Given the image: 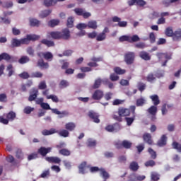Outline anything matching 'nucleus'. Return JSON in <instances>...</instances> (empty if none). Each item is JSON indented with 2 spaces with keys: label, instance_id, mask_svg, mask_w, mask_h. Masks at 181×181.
<instances>
[{
  "label": "nucleus",
  "instance_id": "nucleus-35",
  "mask_svg": "<svg viewBox=\"0 0 181 181\" xmlns=\"http://www.w3.org/2000/svg\"><path fill=\"white\" fill-rule=\"evenodd\" d=\"M37 65L40 67H42L43 69H49V64L48 63H45L43 59H40L37 62Z\"/></svg>",
  "mask_w": 181,
  "mask_h": 181
},
{
  "label": "nucleus",
  "instance_id": "nucleus-20",
  "mask_svg": "<svg viewBox=\"0 0 181 181\" xmlns=\"http://www.w3.org/2000/svg\"><path fill=\"white\" fill-rule=\"evenodd\" d=\"M88 28L89 29H93L95 30L97 28H98V25H97V21H90L88 23Z\"/></svg>",
  "mask_w": 181,
  "mask_h": 181
},
{
  "label": "nucleus",
  "instance_id": "nucleus-27",
  "mask_svg": "<svg viewBox=\"0 0 181 181\" xmlns=\"http://www.w3.org/2000/svg\"><path fill=\"white\" fill-rule=\"evenodd\" d=\"M60 23V21L59 19H52L49 21L48 25L51 28H54V26H57Z\"/></svg>",
  "mask_w": 181,
  "mask_h": 181
},
{
  "label": "nucleus",
  "instance_id": "nucleus-53",
  "mask_svg": "<svg viewBox=\"0 0 181 181\" xmlns=\"http://www.w3.org/2000/svg\"><path fill=\"white\" fill-rule=\"evenodd\" d=\"M74 11L76 15H78V16H83L84 9H83V8H75Z\"/></svg>",
  "mask_w": 181,
  "mask_h": 181
},
{
  "label": "nucleus",
  "instance_id": "nucleus-34",
  "mask_svg": "<svg viewBox=\"0 0 181 181\" xmlns=\"http://www.w3.org/2000/svg\"><path fill=\"white\" fill-rule=\"evenodd\" d=\"M69 86H70V84L66 80H62L59 84V88H66V87H69Z\"/></svg>",
  "mask_w": 181,
  "mask_h": 181
},
{
  "label": "nucleus",
  "instance_id": "nucleus-21",
  "mask_svg": "<svg viewBox=\"0 0 181 181\" xmlns=\"http://www.w3.org/2000/svg\"><path fill=\"white\" fill-rule=\"evenodd\" d=\"M144 139L145 142L148 144V145H152V136H151V134H145L144 135Z\"/></svg>",
  "mask_w": 181,
  "mask_h": 181
},
{
  "label": "nucleus",
  "instance_id": "nucleus-17",
  "mask_svg": "<svg viewBox=\"0 0 181 181\" xmlns=\"http://www.w3.org/2000/svg\"><path fill=\"white\" fill-rule=\"evenodd\" d=\"M167 139L168 137H166V135H163L160 139L158 141V146H165V145H166Z\"/></svg>",
  "mask_w": 181,
  "mask_h": 181
},
{
  "label": "nucleus",
  "instance_id": "nucleus-10",
  "mask_svg": "<svg viewBox=\"0 0 181 181\" xmlns=\"http://www.w3.org/2000/svg\"><path fill=\"white\" fill-rule=\"evenodd\" d=\"M51 151H52V147H48V148L41 147L38 150V153L42 155V156H46V155H47V153H49Z\"/></svg>",
  "mask_w": 181,
  "mask_h": 181
},
{
  "label": "nucleus",
  "instance_id": "nucleus-13",
  "mask_svg": "<svg viewBox=\"0 0 181 181\" xmlns=\"http://www.w3.org/2000/svg\"><path fill=\"white\" fill-rule=\"evenodd\" d=\"M151 100L153 102V105H159L160 104V100H159V96L158 95H152L150 96Z\"/></svg>",
  "mask_w": 181,
  "mask_h": 181
},
{
  "label": "nucleus",
  "instance_id": "nucleus-2",
  "mask_svg": "<svg viewBox=\"0 0 181 181\" xmlns=\"http://www.w3.org/2000/svg\"><path fill=\"white\" fill-rule=\"evenodd\" d=\"M37 56L38 57H44V59H45V60H48V62H52V60H53V54L49 52H38Z\"/></svg>",
  "mask_w": 181,
  "mask_h": 181
},
{
  "label": "nucleus",
  "instance_id": "nucleus-46",
  "mask_svg": "<svg viewBox=\"0 0 181 181\" xmlns=\"http://www.w3.org/2000/svg\"><path fill=\"white\" fill-rule=\"evenodd\" d=\"M173 148L176 149L177 152H181V144H179L177 142L174 141L173 143Z\"/></svg>",
  "mask_w": 181,
  "mask_h": 181
},
{
  "label": "nucleus",
  "instance_id": "nucleus-64",
  "mask_svg": "<svg viewBox=\"0 0 181 181\" xmlns=\"http://www.w3.org/2000/svg\"><path fill=\"white\" fill-rule=\"evenodd\" d=\"M56 2V0H45V4L46 6H50V5H53Z\"/></svg>",
  "mask_w": 181,
  "mask_h": 181
},
{
  "label": "nucleus",
  "instance_id": "nucleus-59",
  "mask_svg": "<svg viewBox=\"0 0 181 181\" xmlns=\"http://www.w3.org/2000/svg\"><path fill=\"white\" fill-rule=\"evenodd\" d=\"M34 110H35L34 107L27 106L24 108V112L25 114H30V112H32V111H33Z\"/></svg>",
  "mask_w": 181,
  "mask_h": 181
},
{
  "label": "nucleus",
  "instance_id": "nucleus-8",
  "mask_svg": "<svg viewBox=\"0 0 181 181\" xmlns=\"http://www.w3.org/2000/svg\"><path fill=\"white\" fill-rule=\"evenodd\" d=\"M37 94H39V90L36 88H33L28 98V101H35L37 97Z\"/></svg>",
  "mask_w": 181,
  "mask_h": 181
},
{
  "label": "nucleus",
  "instance_id": "nucleus-11",
  "mask_svg": "<svg viewBox=\"0 0 181 181\" xmlns=\"http://www.w3.org/2000/svg\"><path fill=\"white\" fill-rule=\"evenodd\" d=\"M88 116L90 118H91L93 120V122H95L96 124H99L100 122V119H98V114L90 111L88 113Z\"/></svg>",
  "mask_w": 181,
  "mask_h": 181
},
{
  "label": "nucleus",
  "instance_id": "nucleus-5",
  "mask_svg": "<svg viewBox=\"0 0 181 181\" xmlns=\"http://www.w3.org/2000/svg\"><path fill=\"white\" fill-rule=\"evenodd\" d=\"M61 39H63L64 40H69L70 39L71 35H70V30L65 28L62 30L61 32Z\"/></svg>",
  "mask_w": 181,
  "mask_h": 181
},
{
  "label": "nucleus",
  "instance_id": "nucleus-55",
  "mask_svg": "<svg viewBox=\"0 0 181 181\" xmlns=\"http://www.w3.org/2000/svg\"><path fill=\"white\" fill-rule=\"evenodd\" d=\"M119 42H129V35H122L119 38Z\"/></svg>",
  "mask_w": 181,
  "mask_h": 181
},
{
  "label": "nucleus",
  "instance_id": "nucleus-61",
  "mask_svg": "<svg viewBox=\"0 0 181 181\" xmlns=\"http://www.w3.org/2000/svg\"><path fill=\"white\" fill-rule=\"evenodd\" d=\"M148 153H150L152 159H156V152L152 148H148Z\"/></svg>",
  "mask_w": 181,
  "mask_h": 181
},
{
  "label": "nucleus",
  "instance_id": "nucleus-24",
  "mask_svg": "<svg viewBox=\"0 0 181 181\" xmlns=\"http://www.w3.org/2000/svg\"><path fill=\"white\" fill-rule=\"evenodd\" d=\"M129 168L131 169V170L136 172V170L139 169V165H138V163L133 161L130 163Z\"/></svg>",
  "mask_w": 181,
  "mask_h": 181
},
{
  "label": "nucleus",
  "instance_id": "nucleus-37",
  "mask_svg": "<svg viewBox=\"0 0 181 181\" xmlns=\"http://www.w3.org/2000/svg\"><path fill=\"white\" fill-rule=\"evenodd\" d=\"M7 119L9 121H13L15 118H16V114L13 112H10L7 115H6Z\"/></svg>",
  "mask_w": 181,
  "mask_h": 181
},
{
  "label": "nucleus",
  "instance_id": "nucleus-19",
  "mask_svg": "<svg viewBox=\"0 0 181 181\" xmlns=\"http://www.w3.org/2000/svg\"><path fill=\"white\" fill-rule=\"evenodd\" d=\"M87 166V163L86 162L82 163L79 167V173H81V175H84L85 173H87V171L86 170V168Z\"/></svg>",
  "mask_w": 181,
  "mask_h": 181
},
{
  "label": "nucleus",
  "instance_id": "nucleus-31",
  "mask_svg": "<svg viewBox=\"0 0 181 181\" xmlns=\"http://www.w3.org/2000/svg\"><path fill=\"white\" fill-rule=\"evenodd\" d=\"M27 37H28V40L30 42L35 41V40H38V39H40V36L35 34H30L27 35Z\"/></svg>",
  "mask_w": 181,
  "mask_h": 181
},
{
  "label": "nucleus",
  "instance_id": "nucleus-43",
  "mask_svg": "<svg viewBox=\"0 0 181 181\" xmlns=\"http://www.w3.org/2000/svg\"><path fill=\"white\" fill-rule=\"evenodd\" d=\"M114 71L115 73H116L117 74H125V69H122L119 67H116L114 69Z\"/></svg>",
  "mask_w": 181,
  "mask_h": 181
},
{
  "label": "nucleus",
  "instance_id": "nucleus-30",
  "mask_svg": "<svg viewBox=\"0 0 181 181\" xmlns=\"http://www.w3.org/2000/svg\"><path fill=\"white\" fill-rule=\"evenodd\" d=\"M41 43H42L43 45H45L48 47H52L54 46V42L53 41H50V40H48L46 39L42 40L41 41Z\"/></svg>",
  "mask_w": 181,
  "mask_h": 181
},
{
  "label": "nucleus",
  "instance_id": "nucleus-12",
  "mask_svg": "<svg viewBox=\"0 0 181 181\" xmlns=\"http://www.w3.org/2000/svg\"><path fill=\"white\" fill-rule=\"evenodd\" d=\"M118 114L119 117H128L131 114V111H129V109L121 108L119 109Z\"/></svg>",
  "mask_w": 181,
  "mask_h": 181
},
{
  "label": "nucleus",
  "instance_id": "nucleus-23",
  "mask_svg": "<svg viewBox=\"0 0 181 181\" xmlns=\"http://www.w3.org/2000/svg\"><path fill=\"white\" fill-rule=\"evenodd\" d=\"M139 57L143 59V60H151V56L146 52H141L139 53Z\"/></svg>",
  "mask_w": 181,
  "mask_h": 181
},
{
  "label": "nucleus",
  "instance_id": "nucleus-52",
  "mask_svg": "<svg viewBox=\"0 0 181 181\" xmlns=\"http://www.w3.org/2000/svg\"><path fill=\"white\" fill-rule=\"evenodd\" d=\"M0 57L1 58V60H11V59H12L10 55L6 53L0 54Z\"/></svg>",
  "mask_w": 181,
  "mask_h": 181
},
{
  "label": "nucleus",
  "instance_id": "nucleus-45",
  "mask_svg": "<svg viewBox=\"0 0 181 181\" xmlns=\"http://www.w3.org/2000/svg\"><path fill=\"white\" fill-rule=\"evenodd\" d=\"M88 28V24L81 23L76 25V28L78 29L79 30H83V29H87Z\"/></svg>",
  "mask_w": 181,
  "mask_h": 181
},
{
  "label": "nucleus",
  "instance_id": "nucleus-15",
  "mask_svg": "<svg viewBox=\"0 0 181 181\" xmlns=\"http://www.w3.org/2000/svg\"><path fill=\"white\" fill-rule=\"evenodd\" d=\"M49 35L52 39L60 40L62 39L60 31H52L49 33Z\"/></svg>",
  "mask_w": 181,
  "mask_h": 181
},
{
  "label": "nucleus",
  "instance_id": "nucleus-14",
  "mask_svg": "<svg viewBox=\"0 0 181 181\" xmlns=\"http://www.w3.org/2000/svg\"><path fill=\"white\" fill-rule=\"evenodd\" d=\"M45 160L50 163H60L61 160L57 157H46Z\"/></svg>",
  "mask_w": 181,
  "mask_h": 181
},
{
  "label": "nucleus",
  "instance_id": "nucleus-22",
  "mask_svg": "<svg viewBox=\"0 0 181 181\" xmlns=\"http://www.w3.org/2000/svg\"><path fill=\"white\" fill-rule=\"evenodd\" d=\"M65 128L67 131H73L76 129V124L74 122H69L65 124Z\"/></svg>",
  "mask_w": 181,
  "mask_h": 181
},
{
  "label": "nucleus",
  "instance_id": "nucleus-26",
  "mask_svg": "<svg viewBox=\"0 0 181 181\" xmlns=\"http://www.w3.org/2000/svg\"><path fill=\"white\" fill-rule=\"evenodd\" d=\"M30 59L28 56H23L21 58L18 60V63L20 64H25L26 63H29Z\"/></svg>",
  "mask_w": 181,
  "mask_h": 181
},
{
  "label": "nucleus",
  "instance_id": "nucleus-51",
  "mask_svg": "<svg viewBox=\"0 0 181 181\" xmlns=\"http://www.w3.org/2000/svg\"><path fill=\"white\" fill-rule=\"evenodd\" d=\"M59 153L61 155H63L64 156H69L70 151H69L66 148H64V149H62V150L59 151Z\"/></svg>",
  "mask_w": 181,
  "mask_h": 181
},
{
  "label": "nucleus",
  "instance_id": "nucleus-6",
  "mask_svg": "<svg viewBox=\"0 0 181 181\" xmlns=\"http://www.w3.org/2000/svg\"><path fill=\"white\" fill-rule=\"evenodd\" d=\"M145 175H138L136 174H132L129 177V181H141L145 180Z\"/></svg>",
  "mask_w": 181,
  "mask_h": 181
},
{
  "label": "nucleus",
  "instance_id": "nucleus-25",
  "mask_svg": "<svg viewBox=\"0 0 181 181\" xmlns=\"http://www.w3.org/2000/svg\"><path fill=\"white\" fill-rule=\"evenodd\" d=\"M50 13H52V11L45 10V11H42L40 12L39 16H40V18L43 19V18H46V17L49 16V15H50Z\"/></svg>",
  "mask_w": 181,
  "mask_h": 181
},
{
  "label": "nucleus",
  "instance_id": "nucleus-3",
  "mask_svg": "<svg viewBox=\"0 0 181 181\" xmlns=\"http://www.w3.org/2000/svg\"><path fill=\"white\" fill-rule=\"evenodd\" d=\"M157 57H158L159 60L164 62L162 66H166L168 60H170V55H168L167 54L158 53L157 54Z\"/></svg>",
  "mask_w": 181,
  "mask_h": 181
},
{
  "label": "nucleus",
  "instance_id": "nucleus-4",
  "mask_svg": "<svg viewBox=\"0 0 181 181\" xmlns=\"http://www.w3.org/2000/svg\"><path fill=\"white\" fill-rule=\"evenodd\" d=\"M147 111L148 113H150L151 115H152V121H155V119H156V112H158V107L152 105L147 110Z\"/></svg>",
  "mask_w": 181,
  "mask_h": 181
},
{
  "label": "nucleus",
  "instance_id": "nucleus-16",
  "mask_svg": "<svg viewBox=\"0 0 181 181\" xmlns=\"http://www.w3.org/2000/svg\"><path fill=\"white\" fill-rule=\"evenodd\" d=\"M173 40H179L181 39V29L179 28L174 32L173 35Z\"/></svg>",
  "mask_w": 181,
  "mask_h": 181
},
{
  "label": "nucleus",
  "instance_id": "nucleus-62",
  "mask_svg": "<svg viewBox=\"0 0 181 181\" xmlns=\"http://www.w3.org/2000/svg\"><path fill=\"white\" fill-rule=\"evenodd\" d=\"M18 76L19 77H21V78H23L24 80H26V78H29V74L28 72H23Z\"/></svg>",
  "mask_w": 181,
  "mask_h": 181
},
{
  "label": "nucleus",
  "instance_id": "nucleus-38",
  "mask_svg": "<svg viewBox=\"0 0 181 181\" xmlns=\"http://www.w3.org/2000/svg\"><path fill=\"white\" fill-rule=\"evenodd\" d=\"M101 83H103V80L101 78H98L95 81L93 88H100L101 86Z\"/></svg>",
  "mask_w": 181,
  "mask_h": 181
},
{
  "label": "nucleus",
  "instance_id": "nucleus-50",
  "mask_svg": "<svg viewBox=\"0 0 181 181\" xmlns=\"http://www.w3.org/2000/svg\"><path fill=\"white\" fill-rule=\"evenodd\" d=\"M8 101V96L5 93L0 94V103H6Z\"/></svg>",
  "mask_w": 181,
  "mask_h": 181
},
{
  "label": "nucleus",
  "instance_id": "nucleus-33",
  "mask_svg": "<svg viewBox=\"0 0 181 181\" xmlns=\"http://www.w3.org/2000/svg\"><path fill=\"white\" fill-rule=\"evenodd\" d=\"M166 36H168L169 37H173V29L171 27H168L165 29V32Z\"/></svg>",
  "mask_w": 181,
  "mask_h": 181
},
{
  "label": "nucleus",
  "instance_id": "nucleus-58",
  "mask_svg": "<svg viewBox=\"0 0 181 181\" xmlns=\"http://www.w3.org/2000/svg\"><path fill=\"white\" fill-rule=\"evenodd\" d=\"M95 145H97L95 140H93L92 139H88V146H95Z\"/></svg>",
  "mask_w": 181,
  "mask_h": 181
},
{
  "label": "nucleus",
  "instance_id": "nucleus-63",
  "mask_svg": "<svg viewBox=\"0 0 181 181\" xmlns=\"http://www.w3.org/2000/svg\"><path fill=\"white\" fill-rule=\"evenodd\" d=\"M138 88H139V91L142 92V91H144V90H145V88H146V85H145V83H139Z\"/></svg>",
  "mask_w": 181,
  "mask_h": 181
},
{
  "label": "nucleus",
  "instance_id": "nucleus-41",
  "mask_svg": "<svg viewBox=\"0 0 181 181\" xmlns=\"http://www.w3.org/2000/svg\"><path fill=\"white\" fill-rule=\"evenodd\" d=\"M125 120L127 122V124L129 127L132 125V122L135 121V115H134L132 117H126Z\"/></svg>",
  "mask_w": 181,
  "mask_h": 181
},
{
  "label": "nucleus",
  "instance_id": "nucleus-32",
  "mask_svg": "<svg viewBox=\"0 0 181 181\" xmlns=\"http://www.w3.org/2000/svg\"><path fill=\"white\" fill-rule=\"evenodd\" d=\"M21 40H18V39H13L11 40V46L12 47H19V46H21Z\"/></svg>",
  "mask_w": 181,
  "mask_h": 181
},
{
  "label": "nucleus",
  "instance_id": "nucleus-36",
  "mask_svg": "<svg viewBox=\"0 0 181 181\" xmlns=\"http://www.w3.org/2000/svg\"><path fill=\"white\" fill-rule=\"evenodd\" d=\"M59 136H63L64 138H67L70 133L69 131L66 129H62L60 132H58Z\"/></svg>",
  "mask_w": 181,
  "mask_h": 181
},
{
  "label": "nucleus",
  "instance_id": "nucleus-40",
  "mask_svg": "<svg viewBox=\"0 0 181 181\" xmlns=\"http://www.w3.org/2000/svg\"><path fill=\"white\" fill-rule=\"evenodd\" d=\"M132 146V143H131V141L127 140L122 141V146H124V148H126V149H129V148H131Z\"/></svg>",
  "mask_w": 181,
  "mask_h": 181
},
{
  "label": "nucleus",
  "instance_id": "nucleus-39",
  "mask_svg": "<svg viewBox=\"0 0 181 181\" xmlns=\"http://www.w3.org/2000/svg\"><path fill=\"white\" fill-rule=\"evenodd\" d=\"M66 25L68 28H73V26H74V18L73 17H69L67 20Z\"/></svg>",
  "mask_w": 181,
  "mask_h": 181
},
{
  "label": "nucleus",
  "instance_id": "nucleus-28",
  "mask_svg": "<svg viewBox=\"0 0 181 181\" xmlns=\"http://www.w3.org/2000/svg\"><path fill=\"white\" fill-rule=\"evenodd\" d=\"M100 176H102V177H103V179H104L105 180H107V179H109V178H110V174H108V173H107V171H105V170H104V168H101V169L100 170Z\"/></svg>",
  "mask_w": 181,
  "mask_h": 181
},
{
  "label": "nucleus",
  "instance_id": "nucleus-48",
  "mask_svg": "<svg viewBox=\"0 0 181 181\" xmlns=\"http://www.w3.org/2000/svg\"><path fill=\"white\" fill-rule=\"evenodd\" d=\"M7 71H8V77H11L13 74V66L12 64H9L6 68Z\"/></svg>",
  "mask_w": 181,
  "mask_h": 181
},
{
  "label": "nucleus",
  "instance_id": "nucleus-57",
  "mask_svg": "<svg viewBox=\"0 0 181 181\" xmlns=\"http://www.w3.org/2000/svg\"><path fill=\"white\" fill-rule=\"evenodd\" d=\"M136 5H138V6L144 7L145 5H146V1L144 0H136Z\"/></svg>",
  "mask_w": 181,
  "mask_h": 181
},
{
  "label": "nucleus",
  "instance_id": "nucleus-49",
  "mask_svg": "<svg viewBox=\"0 0 181 181\" xmlns=\"http://www.w3.org/2000/svg\"><path fill=\"white\" fill-rule=\"evenodd\" d=\"M146 101V100L144 98L138 99L136 100V105H137V107H141V105H144V104H145Z\"/></svg>",
  "mask_w": 181,
  "mask_h": 181
},
{
  "label": "nucleus",
  "instance_id": "nucleus-1",
  "mask_svg": "<svg viewBox=\"0 0 181 181\" xmlns=\"http://www.w3.org/2000/svg\"><path fill=\"white\" fill-rule=\"evenodd\" d=\"M124 60L127 64H132V63H134V60H135V53L128 52L124 56Z\"/></svg>",
  "mask_w": 181,
  "mask_h": 181
},
{
  "label": "nucleus",
  "instance_id": "nucleus-18",
  "mask_svg": "<svg viewBox=\"0 0 181 181\" xmlns=\"http://www.w3.org/2000/svg\"><path fill=\"white\" fill-rule=\"evenodd\" d=\"M57 131L56 129H51L49 130L45 129L42 132V135L47 136V135H53V134H57Z\"/></svg>",
  "mask_w": 181,
  "mask_h": 181
},
{
  "label": "nucleus",
  "instance_id": "nucleus-60",
  "mask_svg": "<svg viewBox=\"0 0 181 181\" xmlns=\"http://www.w3.org/2000/svg\"><path fill=\"white\" fill-rule=\"evenodd\" d=\"M20 40H21V45H29V43H30V41H29V38L28 37L27 35H26V37L22 38Z\"/></svg>",
  "mask_w": 181,
  "mask_h": 181
},
{
  "label": "nucleus",
  "instance_id": "nucleus-44",
  "mask_svg": "<svg viewBox=\"0 0 181 181\" xmlns=\"http://www.w3.org/2000/svg\"><path fill=\"white\" fill-rule=\"evenodd\" d=\"M134 42H139V37L137 35H134L132 37L129 36V43H133Z\"/></svg>",
  "mask_w": 181,
  "mask_h": 181
},
{
  "label": "nucleus",
  "instance_id": "nucleus-42",
  "mask_svg": "<svg viewBox=\"0 0 181 181\" xmlns=\"http://www.w3.org/2000/svg\"><path fill=\"white\" fill-rule=\"evenodd\" d=\"M47 99L52 100L54 103H59V98H57L55 95H47Z\"/></svg>",
  "mask_w": 181,
  "mask_h": 181
},
{
  "label": "nucleus",
  "instance_id": "nucleus-47",
  "mask_svg": "<svg viewBox=\"0 0 181 181\" xmlns=\"http://www.w3.org/2000/svg\"><path fill=\"white\" fill-rule=\"evenodd\" d=\"M47 85H46V81H42L41 82H40L39 85H38V88L40 90H45V88H47Z\"/></svg>",
  "mask_w": 181,
  "mask_h": 181
},
{
  "label": "nucleus",
  "instance_id": "nucleus-9",
  "mask_svg": "<svg viewBox=\"0 0 181 181\" xmlns=\"http://www.w3.org/2000/svg\"><path fill=\"white\" fill-rule=\"evenodd\" d=\"M102 97H104V92L101 90H96L92 95L93 100H101Z\"/></svg>",
  "mask_w": 181,
  "mask_h": 181
},
{
  "label": "nucleus",
  "instance_id": "nucleus-56",
  "mask_svg": "<svg viewBox=\"0 0 181 181\" xmlns=\"http://www.w3.org/2000/svg\"><path fill=\"white\" fill-rule=\"evenodd\" d=\"M151 180H159V174H158L157 173H151Z\"/></svg>",
  "mask_w": 181,
  "mask_h": 181
},
{
  "label": "nucleus",
  "instance_id": "nucleus-54",
  "mask_svg": "<svg viewBox=\"0 0 181 181\" xmlns=\"http://www.w3.org/2000/svg\"><path fill=\"white\" fill-rule=\"evenodd\" d=\"M26 52L28 53V54H29V56H35V50L33 49V48H32V47H28L26 49Z\"/></svg>",
  "mask_w": 181,
  "mask_h": 181
},
{
  "label": "nucleus",
  "instance_id": "nucleus-29",
  "mask_svg": "<svg viewBox=\"0 0 181 181\" xmlns=\"http://www.w3.org/2000/svg\"><path fill=\"white\" fill-rule=\"evenodd\" d=\"M105 39H107V35L103 33H99L96 37V40L98 42H103V40H105Z\"/></svg>",
  "mask_w": 181,
  "mask_h": 181
},
{
  "label": "nucleus",
  "instance_id": "nucleus-7",
  "mask_svg": "<svg viewBox=\"0 0 181 181\" xmlns=\"http://www.w3.org/2000/svg\"><path fill=\"white\" fill-rule=\"evenodd\" d=\"M29 23H30V26H32L33 28H39V26L42 25V23H40V21L33 18H29Z\"/></svg>",
  "mask_w": 181,
  "mask_h": 181
}]
</instances>
